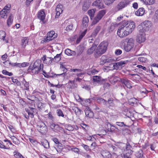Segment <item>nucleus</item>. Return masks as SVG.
<instances>
[{
    "label": "nucleus",
    "mask_w": 158,
    "mask_h": 158,
    "mask_svg": "<svg viewBox=\"0 0 158 158\" xmlns=\"http://www.w3.org/2000/svg\"><path fill=\"white\" fill-rule=\"evenodd\" d=\"M43 64L41 63L40 60H37L34 63L32 66L30 65L27 69L29 73H31L33 74H38L39 72L43 69Z\"/></svg>",
    "instance_id": "nucleus-1"
},
{
    "label": "nucleus",
    "mask_w": 158,
    "mask_h": 158,
    "mask_svg": "<svg viewBox=\"0 0 158 158\" xmlns=\"http://www.w3.org/2000/svg\"><path fill=\"white\" fill-rule=\"evenodd\" d=\"M122 25L128 34L131 33L135 27V24L133 22L124 20L122 23Z\"/></svg>",
    "instance_id": "nucleus-2"
},
{
    "label": "nucleus",
    "mask_w": 158,
    "mask_h": 158,
    "mask_svg": "<svg viewBox=\"0 0 158 158\" xmlns=\"http://www.w3.org/2000/svg\"><path fill=\"white\" fill-rule=\"evenodd\" d=\"M131 2V1L129 0H123L119 2L116 6L115 11L117 12L122 10L123 8L130 5Z\"/></svg>",
    "instance_id": "nucleus-3"
},
{
    "label": "nucleus",
    "mask_w": 158,
    "mask_h": 158,
    "mask_svg": "<svg viewBox=\"0 0 158 158\" xmlns=\"http://www.w3.org/2000/svg\"><path fill=\"white\" fill-rule=\"evenodd\" d=\"M37 130L43 135L45 134L47 131V127L44 123L40 122L37 125Z\"/></svg>",
    "instance_id": "nucleus-4"
},
{
    "label": "nucleus",
    "mask_w": 158,
    "mask_h": 158,
    "mask_svg": "<svg viewBox=\"0 0 158 158\" xmlns=\"http://www.w3.org/2000/svg\"><path fill=\"white\" fill-rule=\"evenodd\" d=\"M106 13V10H102L99 11L96 16L94 18L92 24L94 25L98 23L101 19Z\"/></svg>",
    "instance_id": "nucleus-5"
},
{
    "label": "nucleus",
    "mask_w": 158,
    "mask_h": 158,
    "mask_svg": "<svg viewBox=\"0 0 158 158\" xmlns=\"http://www.w3.org/2000/svg\"><path fill=\"white\" fill-rule=\"evenodd\" d=\"M115 145L118 148L124 152L132 148L131 146L128 143L126 144L120 143L115 144Z\"/></svg>",
    "instance_id": "nucleus-6"
},
{
    "label": "nucleus",
    "mask_w": 158,
    "mask_h": 158,
    "mask_svg": "<svg viewBox=\"0 0 158 158\" xmlns=\"http://www.w3.org/2000/svg\"><path fill=\"white\" fill-rule=\"evenodd\" d=\"M125 40L126 41H127V45L124 46V49L126 51L128 52L133 47V40L132 39H129L128 38H127Z\"/></svg>",
    "instance_id": "nucleus-7"
},
{
    "label": "nucleus",
    "mask_w": 158,
    "mask_h": 158,
    "mask_svg": "<svg viewBox=\"0 0 158 158\" xmlns=\"http://www.w3.org/2000/svg\"><path fill=\"white\" fill-rule=\"evenodd\" d=\"M108 45V42L106 41H103L99 44L97 48L101 51V52L104 53L107 50Z\"/></svg>",
    "instance_id": "nucleus-8"
},
{
    "label": "nucleus",
    "mask_w": 158,
    "mask_h": 158,
    "mask_svg": "<svg viewBox=\"0 0 158 158\" xmlns=\"http://www.w3.org/2000/svg\"><path fill=\"white\" fill-rule=\"evenodd\" d=\"M122 27L123 26L121 25V26L119 27L117 32L118 35L120 37H123L129 35L126 32L127 31H125L124 27Z\"/></svg>",
    "instance_id": "nucleus-9"
},
{
    "label": "nucleus",
    "mask_w": 158,
    "mask_h": 158,
    "mask_svg": "<svg viewBox=\"0 0 158 158\" xmlns=\"http://www.w3.org/2000/svg\"><path fill=\"white\" fill-rule=\"evenodd\" d=\"M45 13L44 10H41L38 12L37 17L41 21L43 24H44L46 22L45 20Z\"/></svg>",
    "instance_id": "nucleus-10"
},
{
    "label": "nucleus",
    "mask_w": 158,
    "mask_h": 158,
    "mask_svg": "<svg viewBox=\"0 0 158 158\" xmlns=\"http://www.w3.org/2000/svg\"><path fill=\"white\" fill-rule=\"evenodd\" d=\"M92 6L99 9L104 8L105 6L102 0H96L92 3Z\"/></svg>",
    "instance_id": "nucleus-11"
},
{
    "label": "nucleus",
    "mask_w": 158,
    "mask_h": 158,
    "mask_svg": "<svg viewBox=\"0 0 158 158\" xmlns=\"http://www.w3.org/2000/svg\"><path fill=\"white\" fill-rule=\"evenodd\" d=\"M106 128L108 131L111 132H114L118 130L117 127L111 124L109 122L107 123Z\"/></svg>",
    "instance_id": "nucleus-12"
},
{
    "label": "nucleus",
    "mask_w": 158,
    "mask_h": 158,
    "mask_svg": "<svg viewBox=\"0 0 158 158\" xmlns=\"http://www.w3.org/2000/svg\"><path fill=\"white\" fill-rule=\"evenodd\" d=\"M143 32L144 31H148L151 26V23L150 21L147 20L144 21L142 24Z\"/></svg>",
    "instance_id": "nucleus-13"
},
{
    "label": "nucleus",
    "mask_w": 158,
    "mask_h": 158,
    "mask_svg": "<svg viewBox=\"0 0 158 158\" xmlns=\"http://www.w3.org/2000/svg\"><path fill=\"white\" fill-rule=\"evenodd\" d=\"M25 110L31 118H33L34 116V113L35 112L36 113L37 111V110L35 108L30 107H29L27 109L26 108Z\"/></svg>",
    "instance_id": "nucleus-14"
},
{
    "label": "nucleus",
    "mask_w": 158,
    "mask_h": 158,
    "mask_svg": "<svg viewBox=\"0 0 158 158\" xmlns=\"http://www.w3.org/2000/svg\"><path fill=\"white\" fill-rule=\"evenodd\" d=\"M63 6L61 4H59L57 5L56 11V12L55 16L56 18H58L60 14H62L63 11L62 9Z\"/></svg>",
    "instance_id": "nucleus-15"
},
{
    "label": "nucleus",
    "mask_w": 158,
    "mask_h": 158,
    "mask_svg": "<svg viewBox=\"0 0 158 158\" xmlns=\"http://www.w3.org/2000/svg\"><path fill=\"white\" fill-rule=\"evenodd\" d=\"M145 39V35L143 32L139 34L137 36L136 40L139 43L144 42Z\"/></svg>",
    "instance_id": "nucleus-16"
},
{
    "label": "nucleus",
    "mask_w": 158,
    "mask_h": 158,
    "mask_svg": "<svg viewBox=\"0 0 158 158\" xmlns=\"http://www.w3.org/2000/svg\"><path fill=\"white\" fill-rule=\"evenodd\" d=\"M120 81L127 88L131 89L132 87L131 85V81L127 79H120Z\"/></svg>",
    "instance_id": "nucleus-17"
},
{
    "label": "nucleus",
    "mask_w": 158,
    "mask_h": 158,
    "mask_svg": "<svg viewBox=\"0 0 158 158\" xmlns=\"http://www.w3.org/2000/svg\"><path fill=\"white\" fill-rule=\"evenodd\" d=\"M86 116L89 118L93 117L94 114L91 109L89 107H87L85 110Z\"/></svg>",
    "instance_id": "nucleus-18"
},
{
    "label": "nucleus",
    "mask_w": 158,
    "mask_h": 158,
    "mask_svg": "<svg viewBox=\"0 0 158 158\" xmlns=\"http://www.w3.org/2000/svg\"><path fill=\"white\" fill-rule=\"evenodd\" d=\"M125 154H122L121 156L123 158H131V155L132 153V151L131 149L127 150L125 151Z\"/></svg>",
    "instance_id": "nucleus-19"
},
{
    "label": "nucleus",
    "mask_w": 158,
    "mask_h": 158,
    "mask_svg": "<svg viewBox=\"0 0 158 158\" xmlns=\"http://www.w3.org/2000/svg\"><path fill=\"white\" fill-rule=\"evenodd\" d=\"M118 148L115 145L114 146L111 145L109 146V149L112 152L117 155H118L119 154L118 153Z\"/></svg>",
    "instance_id": "nucleus-20"
},
{
    "label": "nucleus",
    "mask_w": 158,
    "mask_h": 158,
    "mask_svg": "<svg viewBox=\"0 0 158 158\" xmlns=\"http://www.w3.org/2000/svg\"><path fill=\"white\" fill-rule=\"evenodd\" d=\"M50 58L49 57H47L46 55H45L41 58V60L43 61L44 64L50 65L52 64V61L51 60Z\"/></svg>",
    "instance_id": "nucleus-21"
},
{
    "label": "nucleus",
    "mask_w": 158,
    "mask_h": 158,
    "mask_svg": "<svg viewBox=\"0 0 158 158\" xmlns=\"http://www.w3.org/2000/svg\"><path fill=\"white\" fill-rule=\"evenodd\" d=\"M101 155L104 158H111V155L108 151L104 150L101 152Z\"/></svg>",
    "instance_id": "nucleus-22"
},
{
    "label": "nucleus",
    "mask_w": 158,
    "mask_h": 158,
    "mask_svg": "<svg viewBox=\"0 0 158 158\" xmlns=\"http://www.w3.org/2000/svg\"><path fill=\"white\" fill-rule=\"evenodd\" d=\"M89 22V19L87 16H85L82 20V24L83 27L85 28L88 27V23Z\"/></svg>",
    "instance_id": "nucleus-23"
},
{
    "label": "nucleus",
    "mask_w": 158,
    "mask_h": 158,
    "mask_svg": "<svg viewBox=\"0 0 158 158\" xmlns=\"http://www.w3.org/2000/svg\"><path fill=\"white\" fill-rule=\"evenodd\" d=\"M101 28V27L100 26H96L94 31L91 34V36L93 37H95L96 36Z\"/></svg>",
    "instance_id": "nucleus-24"
},
{
    "label": "nucleus",
    "mask_w": 158,
    "mask_h": 158,
    "mask_svg": "<svg viewBox=\"0 0 158 158\" xmlns=\"http://www.w3.org/2000/svg\"><path fill=\"white\" fill-rule=\"evenodd\" d=\"M145 12L144 8L142 7L140 8L135 12L136 15L138 16H141L143 15Z\"/></svg>",
    "instance_id": "nucleus-25"
},
{
    "label": "nucleus",
    "mask_w": 158,
    "mask_h": 158,
    "mask_svg": "<svg viewBox=\"0 0 158 158\" xmlns=\"http://www.w3.org/2000/svg\"><path fill=\"white\" fill-rule=\"evenodd\" d=\"M96 100L97 102L98 103H102L104 105H107V101L101 97H98L97 98Z\"/></svg>",
    "instance_id": "nucleus-26"
},
{
    "label": "nucleus",
    "mask_w": 158,
    "mask_h": 158,
    "mask_svg": "<svg viewBox=\"0 0 158 158\" xmlns=\"http://www.w3.org/2000/svg\"><path fill=\"white\" fill-rule=\"evenodd\" d=\"M47 35L50 37V39H52V40L57 37V34H55L54 31H51L48 32Z\"/></svg>",
    "instance_id": "nucleus-27"
},
{
    "label": "nucleus",
    "mask_w": 158,
    "mask_h": 158,
    "mask_svg": "<svg viewBox=\"0 0 158 158\" xmlns=\"http://www.w3.org/2000/svg\"><path fill=\"white\" fill-rule=\"evenodd\" d=\"M104 53L101 52V51L97 48L95 50L94 56L95 58H97L100 57Z\"/></svg>",
    "instance_id": "nucleus-28"
},
{
    "label": "nucleus",
    "mask_w": 158,
    "mask_h": 158,
    "mask_svg": "<svg viewBox=\"0 0 158 158\" xmlns=\"http://www.w3.org/2000/svg\"><path fill=\"white\" fill-rule=\"evenodd\" d=\"M28 39L26 37H23L21 40V45L23 47L25 48L26 45L28 44Z\"/></svg>",
    "instance_id": "nucleus-29"
},
{
    "label": "nucleus",
    "mask_w": 158,
    "mask_h": 158,
    "mask_svg": "<svg viewBox=\"0 0 158 158\" xmlns=\"http://www.w3.org/2000/svg\"><path fill=\"white\" fill-rule=\"evenodd\" d=\"M135 155L137 158H144L143 156V152L141 149L135 153Z\"/></svg>",
    "instance_id": "nucleus-30"
},
{
    "label": "nucleus",
    "mask_w": 158,
    "mask_h": 158,
    "mask_svg": "<svg viewBox=\"0 0 158 158\" xmlns=\"http://www.w3.org/2000/svg\"><path fill=\"white\" fill-rule=\"evenodd\" d=\"M41 144L46 148H48L49 147V143L47 140H42L41 141Z\"/></svg>",
    "instance_id": "nucleus-31"
},
{
    "label": "nucleus",
    "mask_w": 158,
    "mask_h": 158,
    "mask_svg": "<svg viewBox=\"0 0 158 158\" xmlns=\"http://www.w3.org/2000/svg\"><path fill=\"white\" fill-rule=\"evenodd\" d=\"M60 68L63 71V73L60 74H54V75H56V76H60L63 75V76H64L66 74V72L67 71V69H66L63 65H61L60 66Z\"/></svg>",
    "instance_id": "nucleus-32"
},
{
    "label": "nucleus",
    "mask_w": 158,
    "mask_h": 158,
    "mask_svg": "<svg viewBox=\"0 0 158 158\" xmlns=\"http://www.w3.org/2000/svg\"><path fill=\"white\" fill-rule=\"evenodd\" d=\"M97 46L96 44H93L92 47L89 49L87 51V53L89 55H91L92 54L93 52L95 51V48Z\"/></svg>",
    "instance_id": "nucleus-33"
},
{
    "label": "nucleus",
    "mask_w": 158,
    "mask_h": 158,
    "mask_svg": "<svg viewBox=\"0 0 158 158\" xmlns=\"http://www.w3.org/2000/svg\"><path fill=\"white\" fill-rule=\"evenodd\" d=\"M65 52L68 56H73L76 54V52L74 51H72L68 48L65 50Z\"/></svg>",
    "instance_id": "nucleus-34"
},
{
    "label": "nucleus",
    "mask_w": 158,
    "mask_h": 158,
    "mask_svg": "<svg viewBox=\"0 0 158 158\" xmlns=\"http://www.w3.org/2000/svg\"><path fill=\"white\" fill-rule=\"evenodd\" d=\"M114 99L112 98H109L107 101V103L109 105V106L113 107L115 105L114 103Z\"/></svg>",
    "instance_id": "nucleus-35"
},
{
    "label": "nucleus",
    "mask_w": 158,
    "mask_h": 158,
    "mask_svg": "<svg viewBox=\"0 0 158 158\" xmlns=\"http://www.w3.org/2000/svg\"><path fill=\"white\" fill-rule=\"evenodd\" d=\"M72 110L75 112L76 115H80L81 114L82 111L81 109L76 107H73Z\"/></svg>",
    "instance_id": "nucleus-36"
},
{
    "label": "nucleus",
    "mask_w": 158,
    "mask_h": 158,
    "mask_svg": "<svg viewBox=\"0 0 158 158\" xmlns=\"http://www.w3.org/2000/svg\"><path fill=\"white\" fill-rule=\"evenodd\" d=\"M128 61V60H126L125 61H120L117 62L116 64L118 65L119 67H123L125 66V64Z\"/></svg>",
    "instance_id": "nucleus-37"
},
{
    "label": "nucleus",
    "mask_w": 158,
    "mask_h": 158,
    "mask_svg": "<svg viewBox=\"0 0 158 158\" xmlns=\"http://www.w3.org/2000/svg\"><path fill=\"white\" fill-rule=\"evenodd\" d=\"M13 16L11 14H10L7 21V24L9 26L13 22Z\"/></svg>",
    "instance_id": "nucleus-38"
},
{
    "label": "nucleus",
    "mask_w": 158,
    "mask_h": 158,
    "mask_svg": "<svg viewBox=\"0 0 158 158\" xmlns=\"http://www.w3.org/2000/svg\"><path fill=\"white\" fill-rule=\"evenodd\" d=\"M7 11H6L5 9H3L0 12V14L2 17L6 18L7 15V13H8Z\"/></svg>",
    "instance_id": "nucleus-39"
},
{
    "label": "nucleus",
    "mask_w": 158,
    "mask_h": 158,
    "mask_svg": "<svg viewBox=\"0 0 158 158\" xmlns=\"http://www.w3.org/2000/svg\"><path fill=\"white\" fill-rule=\"evenodd\" d=\"M95 11L96 10L94 9H92L88 11V14L90 16L91 19H92V18L94 17Z\"/></svg>",
    "instance_id": "nucleus-40"
},
{
    "label": "nucleus",
    "mask_w": 158,
    "mask_h": 158,
    "mask_svg": "<svg viewBox=\"0 0 158 158\" xmlns=\"http://www.w3.org/2000/svg\"><path fill=\"white\" fill-rule=\"evenodd\" d=\"M22 82L24 85L25 89L26 90H28L29 89V82H27L24 78L23 79Z\"/></svg>",
    "instance_id": "nucleus-41"
},
{
    "label": "nucleus",
    "mask_w": 158,
    "mask_h": 158,
    "mask_svg": "<svg viewBox=\"0 0 158 158\" xmlns=\"http://www.w3.org/2000/svg\"><path fill=\"white\" fill-rule=\"evenodd\" d=\"M98 72V71L95 69H93L90 70L87 72V74L89 75H91L97 74Z\"/></svg>",
    "instance_id": "nucleus-42"
},
{
    "label": "nucleus",
    "mask_w": 158,
    "mask_h": 158,
    "mask_svg": "<svg viewBox=\"0 0 158 158\" xmlns=\"http://www.w3.org/2000/svg\"><path fill=\"white\" fill-rule=\"evenodd\" d=\"M106 81V80L102 79L101 78L100 80L99 81L98 83H99L100 84H103L104 85V87H105V85L106 84V86H109L110 84L108 83H105Z\"/></svg>",
    "instance_id": "nucleus-43"
},
{
    "label": "nucleus",
    "mask_w": 158,
    "mask_h": 158,
    "mask_svg": "<svg viewBox=\"0 0 158 158\" xmlns=\"http://www.w3.org/2000/svg\"><path fill=\"white\" fill-rule=\"evenodd\" d=\"M52 140L57 145L58 147H61L62 144L56 138H53L52 139Z\"/></svg>",
    "instance_id": "nucleus-44"
},
{
    "label": "nucleus",
    "mask_w": 158,
    "mask_h": 158,
    "mask_svg": "<svg viewBox=\"0 0 158 158\" xmlns=\"http://www.w3.org/2000/svg\"><path fill=\"white\" fill-rule=\"evenodd\" d=\"M14 156L16 158H24L20 153L18 152H14Z\"/></svg>",
    "instance_id": "nucleus-45"
},
{
    "label": "nucleus",
    "mask_w": 158,
    "mask_h": 158,
    "mask_svg": "<svg viewBox=\"0 0 158 158\" xmlns=\"http://www.w3.org/2000/svg\"><path fill=\"white\" fill-rule=\"evenodd\" d=\"M143 1L145 4L152 5L154 3V0H140Z\"/></svg>",
    "instance_id": "nucleus-46"
},
{
    "label": "nucleus",
    "mask_w": 158,
    "mask_h": 158,
    "mask_svg": "<svg viewBox=\"0 0 158 158\" xmlns=\"http://www.w3.org/2000/svg\"><path fill=\"white\" fill-rule=\"evenodd\" d=\"M56 113L57 115L59 117H64V115L63 114V111L60 109H58L56 110Z\"/></svg>",
    "instance_id": "nucleus-47"
},
{
    "label": "nucleus",
    "mask_w": 158,
    "mask_h": 158,
    "mask_svg": "<svg viewBox=\"0 0 158 158\" xmlns=\"http://www.w3.org/2000/svg\"><path fill=\"white\" fill-rule=\"evenodd\" d=\"M101 77L100 76H93V81L94 82H97L98 83L99 82L100 80Z\"/></svg>",
    "instance_id": "nucleus-48"
},
{
    "label": "nucleus",
    "mask_w": 158,
    "mask_h": 158,
    "mask_svg": "<svg viewBox=\"0 0 158 158\" xmlns=\"http://www.w3.org/2000/svg\"><path fill=\"white\" fill-rule=\"evenodd\" d=\"M89 7V5L86 2H85L82 6V10L84 11L87 10Z\"/></svg>",
    "instance_id": "nucleus-49"
},
{
    "label": "nucleus",
    "mask_w": 158,
    "mask_h": 158,
    "mask_svg": "<svg viewBox=\"0 0 158 158\" xmlns=\"http://www.w3.org/2000/svg\"><path fill=\"white\" fill-rule=\"evenodd\" d=\"M61 55V53L59 54H57L56 56L54 57L55 62H58L61 59L60 55Z\"/></svg>",
    "instance_id": "nucleus-50"
},
{
    "label": "nucleus",
    "mask_w": 158,
    "mask_h": 158,
    "mask_svg": "<svg viewBox=\"0 0 158 158\" xmlns=\"http://www.w3.org/2000/svg\"><path fill=\"white\" fill-rule=\"evenodd\" d=\"M138 60L141 62L143 63H146L147 61V59L144 57H140L138 58Z\"/></svg>",
    "instance_id": "nucleus-51"
},
{
    "label": "nucleus",
    "mask_w": 158,
    "mask_h": 158,
    "mask_svg": "<svg viewBox=\"0 0 158 158\" xmlns=\"http://www.w3.org/2000/svg\"><path fill=\"white\" fill-rule=\"evenodd\" d=\"M2 72L3 74L7 75L9 76H11L13 75L12 73L11 72H9L6 70H3Z\"/></svg>",
    "instance_id": "nucleus-52"
},
{
    "label": "nucleus",
    "mask_w": 158,
    "mask_h": 158,
    "mask_svg": "<svg viewBox=\"0 0 158 158\" xmlns=\"http://www.w3.org/2000/svg\"><path fill=\"white\" fill-rule=\"evenodd\" d=\"M43 72L42 74L45 77H46L47 78H49L50 77H53V76H51L49 75V73H47L43 69L42 70Z\"/></svg>",
    "instance_id": "nucleus-53"
},
{
    "label": "nucleus",
    "mask_w": 158,
    "mask_h": 158,
    "mask_svg": "<svg viewBox=\"0 0 158 158\" xmlns=\"http://www.w3.org/2000/svg\"><path fill=\"white\" fill-rule=\"evenodd\" d=\"M107 57L105 56H102L101 58V64L103 65L105 63V61L106 60Z\"/></svg>",
    "instance_id": "nucleus-54"
},
{
    "label": "nucleus",
    "mask_w": 158,
    "mask_h": 158,
    "mask_svg": "<svg viewBox=\"0 0 158 158\" xmlns=\"http://www.w3.org/2000/svg\"><path fill=\"white\" fill-rule=\"evenodd\" d=\"M11 79V80L12 81V82L13 83H15L17 85H21V83L20 82L18 81L16 79H14L13 77H11L10 78Z\"/></svg>",
    "instance_id": "nucleus-55"
},
{
    "label": "nucleus",
    "mask_w": 158,
    "mask_h": 158,
    "mask_svg": "<svg viewBox=\"0 0 158 158\" xmlns=\"http://www.w3.org/2000/svg\"><path fill=\"white\" fill-rule=\"evenodd\" d=\"M48 118L52 120V121H54L55 120V118L53 116L51 112H50L47 114Z\"/></svg>",
    "instance_id": "nucleus-56"
},
{
    "label": "nucleus",
    "mask_w": 158,
    "mask_h": 158,
    "mask_svg": "<svg viewBox=\"0 0 158 158\" xmlns=\"http://www.w3.org/2000/svg\"><path fill=\"white\" fill-rule=\"evenodd\" d=\"M114 61V59H112L111 57H107L106 60L105 61V63H112Z\"/></svg>",
    "instance_id": "nucleus-57"
},
{
    "label": "nucleus",
    "mask_w": 158,
    "mask_h": 158,
    "mask_svg": "<svg viewBox=\"0 0 158 158\" xmlns=\"http://www.w3.org/2000/svg\"><path fill=\"white\" fill-rule=\"evenodd\" d=\"M116 124L117 125L120 127H127V126L123 122H116Z\"/></svg>",
    "instance_id": "nucleus-58"
},
{
    "label": "nucleus",
    "mask_w": 158,
    "mask_h": 158,
    "mask_svg": "<svg viewBox=\"0 0 158 158\" xmlns=\"http://www.w3.org/2000/svg\"><path fill=\"white\" fill-rule=\"evenodd\" d=\"M95 121L99 124H102L103 122L102 119L101 118L98 117L95 118Z\"/></svg>",
    "instance_id": "nucleus-59"
},
{
    "label": "nucleus",
    "mask_w": 158,
    "mask_h": 158,
    "mask_svg": "<svg viewBox=\"0 0 158 158\" xmlns=\"http://www.w3.org/2000/svg\"><path fill=\"white\" fill-rule=\"evenodd\" d=\"M50 38V37L47 35V37L45 38H44L43 40V43H46V42H49L50 41L52 40V39H51Z\"/></svg>",
    "instance_id": "nucleus-60"
},
{
    "label": "nucleus",
    "mask_w": 158,
    "mask_h": 158,
    "mask_svg": "<svg viewBox=\"0 0 158 158\" xmlns=\"http://www.w3.org/2000/svg\"><path fill=\"white\" fill-rule=\"evenodd\" d=\"M19 102L20 104L23 106H24L26 104V102L22 98H20L19 99Z\"/></svg>",
    "instance_id": "nucleus-61"
},
{
    "label": "nucleus",
    "mask_w": 158,
    "mask_h": 158,
    "mask_svg": "<svg viewBox=\"0 0 158 158\" xmlns=\"http://www.w3.org/2000/svg\"><path fill=\"white\" fill-rule=\"evenodd\" d=\"M0 148L4 149H9L8 148H6L5 145L3 144V143L0 140Z\"/></svg>",
    "instance_id": "nucleus-62"
},
{
    "label": "nucleus",
    "mask_w": 158,
    "mask_h": 158,
    "mask_svg": "<svg viewBox=\"0 0 158 158\" xmlns=\"http://www.w3.org/2000/svg\"><path fill=\"white\" fill-rule=\"evenodd\" d=\"M29 63L28 62H23L21 63L20 67H24L27 66L29 65Z\"/></svg>",
    "instance_id": "nucleus-63"
},
{
    "label": "nucleus",
    "mask_w": 158,
    "mask_h": 158,
    "mask_svg": "<svg viewBox=\"0 0 158 158\" xmlns=\"http://www.w3.org/2000/svg\"><path fill=\"white\" fill-rule=\"evenodd\" d=\"M153 121L155 124H158V113L156 115L154 118Z\"/></svg>",
    "instance_id": "nucleus-64"
}]
</instances>
